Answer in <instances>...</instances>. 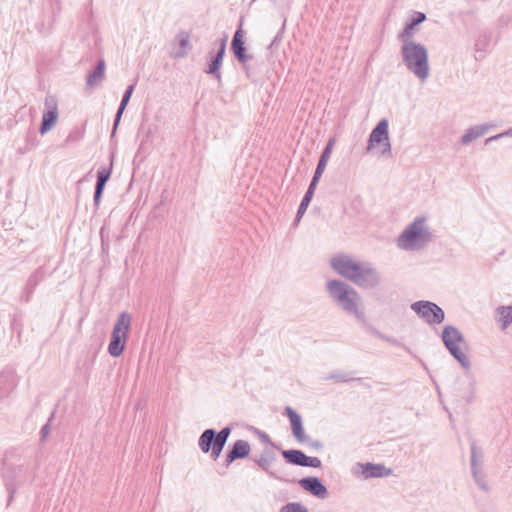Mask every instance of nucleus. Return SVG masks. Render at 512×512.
Segmentation results:
<instances>
[{
  "label": "nucleus",
  "mask_w": 512,
  "mask_h": 512,
  "mask_svg": "<svg viewBox=\"0 0 512 512\" xmlns=\"http://www.w3.org/2000/svg\"><path fill=\"white\" fill-rule=\"evenodd\" d=\"M326 289L334 303L359 323L366 324V314L360 294L352 286L338 279L329 280Z\"/></svg>",
  "instance_id": "f257e3e1"
},
{
  "label": "nucleus",
  "mask_w": 512,
  "mask_h": 512,
  "mask_svg": "<svg viewBox=\"0 0 512 512\" xmlns=\"http://www.w3.org/2000/svg\"><path fill=\"white\" fill-rule=\"evenodd\" d=\"M401 56L406 68L417 78L425 81L430 74L427 48L413 40L401 41Z\"/></svg>",
  "instance_id": "f03ea898"
},
{
  "label": "nucleus",
  "mask_w": 512,
  "mask_h": 512,
  "mask_svg": "<svg viewBox=\"0 0 512 512\" xmlns=\"http://www.w3.org/2000/svg\"><path fill=\"white\" fill-rule=\"evenodd\" d=\"M431 237V232L425 227V218L417 217L398 237V246L403 249L420 248Z\"/></svg>",
  "instance_id": "7ed1b4c3"
},
{
  "label": "nucleus",
  "mask_w": 512,
  "mask_h": 512,
  "mask_svg": "<svg viewBox=\"0 0 512 512\" xmlns=\"http://www.w3.org/2000/svg\"><path fill=\"white\" fill-rule=\"evenodd\" d=\"M231 431L232 428L230 426L223 427L219 432L213 428L205 429L198 439L200 450L205 454L210 452L211 458L217 460L227 443Z\"/></svg>",
  "instance_id": "20e7f679"
},
{
  "label": "nucleus",
  "mask_w": 512,
  "mask_h": 512,
  "mask_svg": "<svg viewBox=\"0 0 512 512\" xmlns=\"http://www.w3.org/2000/svg\"><path fill=\"white\" fill-rule=\"evenodd\" d=\"M441 339L451 356L462 368L469 370L471 368V362L467 355L461 350L460 345L466 344V342L459 329L452 325H446L442 330Z\"/></svg>",
  "instance_id": "39448f33"
},
{
  "label": "nucleus",
  "mask_w": 512,
  "mask_h": 512,
  "mask_svg": "<svg viewBox=\"0 0 512 512\" xmlns=\"http://www.w3.org/2000/svg\"><path fill=\"white\" fill-rule=\"evenodd\" d=\"M131 321L132 317L130 313L126 311H123L118 315L108 345V353L112 357H119L122 355L128 339Z\"/></svg>",
  "instance_id": "423d86ee"
},
{
  "label": "nucleus",
  "mask_w": 512,
  "mask_h": 512,
  "mask_svg": "<svg viewBox=\"0 0 512 512\" xmlns=\"http://www.w3.org/2000/svg\"><path fill=\"white\" fill-rule=\"evenodd\" d=\"M28 468L24 465H14L7 460L3 462L2 477L8 492L7 506H9L19 487L27 481Z\"/></svg>",
  "instance_id": "0eeeda50"
},
{
  "label": "nucleus",
  "mask_w": 512,
  "mask_h": 512,
  "mask_svg": "<svg viewBox=\"0 0 512 512\" xmlns=\"http://www.w3.org/2000/svg\"><path fill=\"white\" fill-rule=\"evenodd\" d=\"M330 265L340 276L354 283L363 262H357L350 255L341 253L331 258Z\"/></svg>",
  "instance_id": "6e6552de"
},
{
  "label": "nucleus",
  "mask_w": 512,
  "mask_h": 512,
  "mask_svg": "<svg viewBox=\"0 0 512 512\" xmlns=\"http://www.w3.org/2000/svg\"><path fill=\"white\" fill-rule=\"evenodd\" d=\"M411 309L426 323L440 324L445 319V313L436 303L428 300H419L411 305Z\"/></svg>",
  "instance_id": "1a4fd4ad"
},
{
  "label": "nucleus",
  "mask_w": 512,
  "mask_h": 512,
  "mask_svg": "<svg viewBox=\"0 0 512 512\" xmlns=\"http://www.w3.org/2000/svg\"><path fill=\"white\" fill-rule=\"evenodd\" d=\"M44 113L39 126V133L45 135L48 133L58 121V100L54 95H47L44 100Z\"/></svg>",
  "instance_id": "9d476101"
},
{
  "label": "nucleus",
  "mask_w": 512,
  "mask_h": 512,
  "mask_svg": "<svg viewBox=\"0 0 512 512\" xmlns=\"http://www.w3.org/2000/svg\"><path fill=\"white\" fill-rule=\"evenodd\" d=\"M381 282V273L371 263L363 262L354 284L363 289H375Z\"/></svg>",
  "instance_id": "9b49d317"
},
{
  "label": "nucleus",
  "mask_w": 512,
  "mask_h": 512,
  "mask_svg": "<svg viewBox=\"0 0 512 512\" xmlns=\"http://www.w3.org/2000/svg\"><path fill=\"white\" fill-rule=\"evenodd\" d=\"M252 460L257 464V466L261 470H263L271 478L276 479L280 482H296V480H289L285 478L283 475L271 469L272 464L276 460V454L273 450L266 448L263 450L259 457H253Z\"/></svg>",
  "instance_id": "f8f14e48"
},
{
  "label": "nucleus",
  "mask_w": 512,
  "mask_h": 512,
  "mask_svg": "<svg viewBox=\"0 0 512 512\" xmlns=\"http://www.w3.org/2000/svg\"><path fill=\"white\" fill-rule=\"evenodd\" d=\"M231 50L236 60L242 65H245L249 60L253 58L251 54L246 53L242 23H240L239 27L233 35L231 41Z\"/></svg>",
  "instance_id": "ddd939ff"
},
{
  "label": "nucleus",
  "mask_w": 512,
  "mask_h": 512,
  "mask_svg": "<svg viewBox=\"0 0 512 512\" xmlns=\"http://www.w3.org/2000/svg\"><path fill=\"white\" fill-rule=\"evenodd\" d=\"M18 385V376L11 367L4 368L0 373V400L8 398Z\"/></svg>",
  "instance_id": "4468645a"
},
{
  "label": "nucleus",
  "mask_w": 512,
  "mask_h": 512,
  "mask_svg": "<svg viewBox=\"0 0 512 512\" xmlns=\"http://www.w3.org/2000/svg\"><path fill=\"white\" fill-rule=\"evenodd\" d=\"M297 482L303 490L319 499H325L328 497L327 487L324 485L322 480L316 476L304 477Z\"/></svg>",
  "instance_id": "2eb2a0df"
},
{
  "label": "nucleus",
  "mask_w": 512,
  "mask_h": 512,
  "mask_svg": "<svg viewBox=\"0 0 512 512\" xmlns=\"http://www.w3.org/2000/svg\"><path fill=\"white\" fill-rule=\"evenodd\" d=\"M251 451V446L246 440H237L231 446L226 454V466H229L231 463L238 459H244L249 456Z\"/></svg>",
  "instance_id": "dca6fc26"
},
{
  "label": "nucleus",
  "mask_w": 512,
  "mask_h": 512,
  "mask_svg": "<svg viewBox=\"0 0 512 512\" xmlns=\"http://www.w3.org/2000/svg\"><path fill=\"white\" fill-rule=\"evenodd\" d=\"M388 120L386 118L381 119L377 125L372 129L366 150L369 152L372 150L375 144H381L387 138H389L388 133Z\"/></svg>",
  "instance_id": "f3484780"
},
{
  "label": "nucleus",
  "mask_w": 512,
  "mask_h": 512,
  "mask_svg": "<svg viewBox=\"0 0 512 512\" xmlns=\"http://www.w3.org/2000/svg\"><path fill=\"white\" fill-rule=\"evenodd\" d=\"M285 415L289 418L292 434L299 442H305L307 436L303 428L301 416L290 406L285 408Z\"/></svg>",
  "instance_id": "a211bd4d"
},
{
  "label": "nucleus",
  "mask_w": 512,
  "mask_h": 512,
  "mask_svg": "<svg viewBox=\"0 0 512 512\" xmlns=\"http://www.w3.org/2000/svg\"><path fill=\"white\" fill-rule=\"evenodd\" d=\"M44 276L45 271L42 267H39L35 272H33L29 276L22 295V300L24 302L27 303L30 301L32 294L34 293L38 284L44 279Z\"/></svg>",
  "instance_id": "6ab92c4d"
},
{
  "label": "nucleus",
  "mask_w": 512,
  "mask_h": 512,
  "mask_svg": "<svg viewBox=\"0 0 512 512\" xmlns=\"http://www.w3.org/2000/svg\"><path fill=\"white\" fill-rule=\"evenodd\" d=\"M134 89H135V84H131L129 85L123 96H122V99H121V102H120V105L117 109V112H116V115H115V118H114V123H113V128H112V132H111V138H113L116 134V131H117V128L120 124V121H121V118H122V115L131 99V96L134 92Z\"/></svg>",
  "instance_id": "aec40b11"
},
{
  "label": "nucleus",
  "mask_w": 512,
  "mask_h": 512,
  "mask_svg": "<svg viewBox=\"0 0 512 512\" xmlns=\"http://www.w3.org/2000/svg\"><path fill=\"white\" fill-rule=\"evenodd\" d=\"M391 469L383 464L366 463L362 465V475L365 479L387 477L391 475Z\"/></svg>",
  "instance_id": "412c9836"
},
{
  "label": "nucleus",
  "mask_w": 512,
  "mask_h": 512,
  "mask_svg": "<svg viewBox=\"0 0 512 512\" xmlns=\"http://www.w3.org/2000/svg\"><path fill=\"white\" fill-rule=\"evenodd\" d=\"M491 127H492V125H490V124H481V125H474V126L468 128L460 139L461 144H463V145L470 144L472 141H474L477 138L486 134Z\"/></svg>",
  "instance_id": "4be33fe9"
},
{
  "label": "nucleus",
  "mask_w": 512,
  "mask_h": 512,
  "mask_svg": "<svg viewBox=\"0 0 512 512\" xmlns=\"http://www.w3.org/2000/svg\"><path fill=\"white\" fill-rule=\"evenodd\" d=\"M425 20V13L415 12L410 21L405 24L403 31L399 34L398 37L400 41L411 40L410 38L413 34V30L415 29V27L423 23Z\"/></svg>",
  "instance_id": "5701e85b"
},
{
  "label": "nucleus",
  "mask_w": 512,
  "mask_h": 512,
  "mask_svg": "<svg viewBox=\"0 0 512 512\" xmlns=\"http://www.w3.org/2000/svg\"><path fill=\"white\" fill-rule=\"evenodd\" d=\"M492 41V33L489 31H483L481 32L474 45L475 52L479 54V57L476 56V59L482 58L484 53L489 48Z\"/></svg>",
  "instance_id": "b1692460"
},
{
  "label": "nucleus",
  "mask_w": 512,
  "mask_h": 512,
  "mask_svg": "<svg viewBox=\"0 0 512 512\" xmlns=\"http://www.w3.org/2000/svg\"><path fill=\"white\" fill-rule=\"evenodd\" d=\"M281 454L288 464L302 466L305 453L299 449L282 450Z\"/></svg>",
  "instance_id": "393cba45"
},
{
  "label": "nucleus",
  "mask_w": 512,
  "mask_h": 512,
  "mask_svg": "<svg viewBox=\"0 0 512 512\" xmlns=\"http://www.w3.org/2000/svg\"><path fill=\"white\" fill-rule=\"evenodd\" d=\"M496 314L503 330L512 324V306H499L496 309Z\"/></svg>",
  "instance_id": "a878e982"
},
{
  "label": "nucleus",
  "mask_w": 512,
  "mask_h": 512,
  "mask_svg": "<svg viewBox=\"0 0 512 512\" xmlns=\"http://www.w3.org/2000/svg\"><path fill=\"white\" fill-rule=\"evenodd\" d=\"M105 72V62L104 60H100L93 71H91L86 78V84L89 87H93L98 80L102 79Z\"/></svg>",
  "instance_id": "bb28decb"
},
{
  "label": "nucleus",
  "mask_w": 512,
  "mask_h": 512,
  "mask_svg": "<svg viewBox=\"0 0 512 512\" xmlns=\"http://www.w3.org/2000/svg\"><path fill=\"white\" fill-rule=\"evenodd\" d=\"M334 143H335V139L330 138L328 140L326 146L324 147V149L320 155L319 161L317 163V166H316V170H319V172L320 171L324 172L327 162L331 156Z\"/></svg>",
  "instance_id": "cd10ccee"
},
{
  "label": "nucleus",
  "mask_w": 512,
  "mask_h": 512,
  "mask_svg": "<svg viewBox=\"0 0 512 512\" xmlns=\"http://www.w3.org/2000/svg\"><path fill=\"white\" fill-rule=\"evenodd\" d=\"M112 174V165L109 167L103 166L97 171V180L95 188L105 189L106 183L109 181Z\"/></svg>",
  "instance_id": "c85d7f7f"
},
{
  "label": "nucleus",
  "mask_w": 512,
  "mask_h": 512,
  "mask_svg": "<svg viewBox=\"0 0 512 512\" xmlns=\"http://www.w3.org/2000/svg\"><path fill=\"white\" fill-rule=\"evenodd\" d=\"M221 67H222V61L211 56V58L208 62V65H207V69L205 70V73L212 75L218 82H220L222 79V75H221V71H220Z\"/></svg>",
  "instance_id": "c756f323"
},
{
  "label": "nucleus",
  "mask_w": 512,
  "mask_h": 512,
  "mask_svg": "<svg viewBox=\"0 0 512 512\" xmlns=\"http://www.w3.org/2000/svg\"><path fill=\"white\" fill-rule=\"evenodd\" d=\"M352 373L333 372L325 377L326 380H333L335 382H350L357 381L361 382L362 378H355L351 376Z\"/></svg>",
  "instance_id": "7c9ffc66"
},
{
  "label": "nucleus",
  "mask_w": 512,
  "mask_h": 512,
  "mask_svg": "<svg viewBox=\"0 0 512 512\" xmlns=\"http://www.w3.org/2000/svg\"><path fill=\"white\" fill-rule=\"evenodd\" d=\"M483 454L480 449L477 448L476 443H471V469L480 468L482 464Z\"/></svg>",
  "instance_id": "2f4dec72"
},
{
  "label": "nucleus",
  "mask_w": 512,
  "mask_h": 512,
  "mask_svg": "<svg viewBox=\"0 0 512 512\" xmlns=\"http://www.w3.org/2000/svg\"><path fill=\"white\" fill-rule=\"evenodd\" d=\"M83 137H84V129L75 127L70 131L69 135L66 137V139L64 141V145L67 146V145H70L73 143H78L83 139Z\"/></svg>",
  "instance_id": "473e14b6"
},
{
  "label": "nucleus",
  "mask_w": 512,
  "mask_h": 512,
  "mask_svg": "<svg viewBox=\"0 0 512 512\" xmlns=\"http://www.w3.org/2000/svg\"><path fill=\"white\" fill-rule=\"evenodd\" d=\"M140 131L145 132V136H144V139L141 141V143L139 145L138 152H142V151L147 150L151 146V144H152V141L150 140V138L152 136V133H153L152 127L148 126L146 128L144 125H142L141 128H140Z\"/></svg>",
  "instance_id": "72a5a7b5"
},
{
  "label": "nucleus",
  "mask_w": 512,
  "mask_h": 512,
  "mask_svg": "<svg viewBox=\"0 0 512 512\" xmlns=\"http://www.w3.org/2000/svg\"><path fill=\"white\" fill-rule=\"evenodd\" d=\"M472 476L474 478V481L479 486L480 489L487 492L489 491V486L487 484V481L485 479L484 474L481 472L480 468L477 469H471Z\"/></svg>",
  "instance_id": "f704fd0d"
},
{
  "label": "nucleus",
  "mask_w": 512,
  "mask_h": 512,
  "mask_svg": "<svg viewBox=\"0 0 512 512\" xmlns=\"http://www.w3.org/2000/svg\"><path fill=\"white\" fill-rule=\"evenodd\" d=\"M279 512H308V509L298 502H291L284 505Z\"/></svg>",
  "instance_id": "c9c22d12"
},
{
  "label": "nucleus",
  "mask_w": 512,
  "mask_h": 512,
  "mask_svg": "<svg viewBox=\"0 0 512 512\" xmlns=\"http://www.w3.org/2000/svg\"><path fill=\"white\" fill-rule=\"evenodd\" d=\"M227 35H225L222 39L219 40V47L214 55H212L214 58L220 60L223 62L225 52H226V46H227Z\"/></svg>",
  "instance_id": "e433bc0d"
},
{
  "label": "nucleus",
  "mask_w": 512,
  "mask_h": 512,
  "mask_svg": "<svg viewBox=\"0 0 512 512\" xmlns=\"http://www.w3.org/2000/svg\"><path fill=\"white\" fill-rule=\"evenodd\" d=\"M321 465H322V462L319 458L307 456L305 454V457L303 459V463H302L301 467L319 468V467H321Z\"/></svg>",
  "instance_id": "4c0bfd02"
},
{
  "label": "nucleus",
  "mask_w": 512,
  "mask_h": 512,
  "mask_svg": "<svg viewBox=\"0 0 512 512\" xmlns=\"http://www.w3.org/2000/svg\"><path fill=\"white\" fill-rule=\"evenodd\" d=\"M467 404H470L473 402L474 400V397H475V387H474V383H469L468 385V392L463 394V395H459Z\"/></svg>",
  "instance_id": "58836bf2"
},
{
  "label": "nucleus",
  "mask_w": 512,
  "mask_h": 512,
  "mask_svg": "<svg viewBox=\"0 0 512 512\" xmlns=\"http://www.w3.org/2000/svg\"><path fill=\"white\" fill-rule=\"evenodd\" d=\"M53 418H54V412L51 414V416L48 419L47 423L45 425H43L41 430H40L41 441H44L48 437V435L50 434V431H51L50 423L53 420Z\"/></svg>",
  "instance_id": "ea45409f"
},
{
  "label": "nucleus",
  "mask_w": 512,
  "mask_h": 512,
  "mask_svg": "<svg viewBox=\"0 0 512 512\" xmlns=\"http://www.w3.org/2000/svg\"><path fill=\"white\" fill-rule=\"evenodd\" d=\"M254 432L259 436L260 440L264 443H267V444H270L273 448L275 449H280V447L278 445H276L275 443H273L269 437L268 434H266L265 432L259 430V429H254Z\"/></svg>",
  "instance_id": "a19ab883"
},
{
  "label": "nucleus",
  "mask_w": 512,
  "mask_h": 512,
  "mask_svg": "<svg viewBox=\"0 0 512 512\" xmlns=\"http://www.w3.org/2000/svg\"><path fill=\"white\" fill-rule=\"evenodd\" d=\"M11 328L13 331L17 332L18 336L22 333V324L20 322V319L18 318V315L15 314L13 316L12 322H11Z\"/></svg>",
  "instance_id": "79ce46f5"
},
{
  "label": "nucleus",
  "mask_w": 512,
  "mask_h": 512,
  "mask_svg": "<svg viewBox=\"0 0 512 512\" xmlns=\"http://www.w3.org/2000/svg\"><path fill=\"white\" fill-rule=\"evenodd\" d=\"M103 192H104V189L95 188V190H94L93 201H94V206L96 208L99 207Z\"/></svg>",
  "instance_id": "37998d69"
},
{
  "label": "nucleus",
  "mask_w": 512,
  "mask_h": 512,
  "mask_svg": "<svg viewBox=\"0 0 512 512\" xmlns=\"http://www.w3.org/2000/svg\"><path fill=\"white\" fill-rule=\"evenodd\" d=\"M307 209L305 208H302V207H298V210H297V213H296V216H295V219H294V222H293V225L294 226H297L298 223L300 222L301 218L303 217V215L305 214Z\"/></svg>",
  "instance_id": "c03bdc74"
},
{
  "label": "nucleus",
  "mask_w": 512,
  "mask_h": 512,
  "mask_svg": "<svg viewBox=\"0 0 512 512\" xmlns=\"http://www.w3.org/2000/svg\"><path fill=\"white\" fill-rule=\"evenodd\" d=\"M307 209L305 208H302V207H298V210H297V213H296V216H295V219H294V222H293V225L294 226H297L298 223L300 222L301 218L303 217V215L305 214Z\"/></svg>",
  "instance_id": "a18cd8bd"
},
{
  "label": "nucleus",
  "mask_w": 512,
  "mask_h": 512,
  "mask_svg": "<svg viewBox=\"0 0 512 512\" xmlns=\"http://www.w3.org/2000/svg\"><path fill=\"white\" fill-rule=\"evenodd\" d=\"M383 145V149L381 151L382 155H390L391 154V144L389 138L381 143Z\"/></svg>",
  "instance_id": "49530a36"
},
{
  "label": "nucleus",
  "mask_w": 512,
  "mask_h": 512,
  "mask_svg": "<svg viewBox=\"0 0 512 512\" xmlns=\"http://www.w3.org/2000/svg\"><path fill=\"white\" fill-rule=\"evenodd\" d=\"M312 198H313V196L308 195V194L305 193L299 206L302 207V208L307 209L309 204H310V202H311V200H312Z\"/></svg>",
  "instance_id": "de8ad7c7"
},
{
  "label": "nucleus",
  "mask_w": 512,
  "mask_h": 512,
  "mask_svg": "<svg viewBox=\"0 0 512 512\" xmlns=\"http://www.w3.org/2000/svg\"><path fill=\"white\" fill-rule=\"evenodd\" d=\"M508 134H509V132H504V133H500V134H497L495 136L489 137V138H487L485 140V143L488 144V143H490L492 141H496V140H498V139H500V138H502V137H504L505 135H508Z\"/></svg>",
  "instance_id": "09e8293b"
},
{
  "label": "nucleus",
  "mask_w": 512,
  "mask_h": 512,
  "mask_svg": "<svg viewBox=\"0 0 512 512\" xmlns=\"http://www.w3.org/2000/svg\"><path fill=\"white\" fill-rule=\"evenodd\" d=\"M317 187V183H315L314 181H310V184L308 186V189L307 191L305 192L306 194L308 195H311L313 196L314 195V192H315V189Z\"/></svg>",
  "instance_id": "8fccbe9b"
},
{
  "label": "nucleus",
  "mask_w": 512,
  "mask_h": 512,
  "mask_svg": "<svg viewBox=\"0 0 512 512\" xmlns=\"http://www.w3.org/2000/svg\"><path fill=\"white\" fill-rule=\"evenodd\" d=\"M374 333H375L379 338L384 339V340H386V341H388V342H390V343H392V344H396V340H395V339H391V338H389V337H386V336H384L382 333H380L379 331H376V330L374 331Z\"/></svg>",
  "instance_id": "3c124183"
},
{
  "label": "nucleus",
  "mask_w": 512,
  "mask_h": 512,
  "mask_svg": "<svg viewBox=\"0 0 512 512\" xmlns=\"http://www.w3.org/2000/svg\"><path fill=\"white\" fill-rule=\"evenodd\" d=\"M322 174H323L322 171L319 172V170L315 169V172H314V175H313L311 181H314L315 183L318 184L320 178L322 177Z\"/></svg>",
  "instance_id": "603ef678"
},
{
  "label": "nucleus",
  "mask_w": 512,
  "mask_h": 512,
  "mask_svg": "<svg viewBox=\"0 0 512 512\" xmlns=\"http://www.w3.org/2000/svg\"><path fill=\"white\" fill-rule=\"evenodd\" d=\"M179 46H180L181 48H186V47H188V46H189V39H188V36L183 37L182 39H180V41H179Z\"/></svg>",
  "instance_id": "864d4df0"
},
{
  "label": "nucleus",
  "mask_w": 512,
  "mask_h": 512,
  "mask_svg": "<svg viewBox=\"0 0 512 512\" xmlns=\"http://www.w3.org/2000/svg\"><path fill=\"white\" fill-rule=\"evenodd\" d=\"M310 446L315 448V449H322L323 448V443L320 442L319 440H314V441L310 442Z\"/></svg>",
  "instance_id": "5fc2aeb1"
},
{
  "label": "nucleus",
  "mask_w": 512,
  "mask_h": 512,
  "mask_svg": "<svg viewBox=\"0 0 512 512\" xmlns=\"http://www.w3.org/2000/svg\"><path fill=\"white\" fill-rule=\"evenodd\" d=\"M101 237L103 238V229L100 231Z\"/></svg>",
  "instance_id": "6e6d98bb"
}]
</instances>
